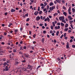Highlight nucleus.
Masks as SVG:
<instances>
[{
    "mask_svg": "<svg viewBox=\"0 0 75 75\" xmlns=\"http://www.w3.org/2000/svg\"><path fill=\"white\" fill-rule=\"evenodd\" d=\"M55 6H52V7H50V8L49 10L52 11V10L55 8Z\"/></svg>",
    "mask_w": 75,
    "mask_h": 75,
    "instance_id": "f257e3e1",
    "label": "nucleus"
},
{
    "mask_svg": "<svg viewBox=\"0 0 75 75\" xmlns=\"http://www.w3.org/2000/svg\"><path fill=\"white\" fill-rule=\"evenodd\" d=\"M59 20H62L64 19V17L63 16H60L59 18Z\"/></svg>",
    "mask_w": 75,
    "mask_h": 75,
    "instance_id": "f03ea898",
    "label": "nucleus"
},
{
    "mask_svg": "<svg viewBox=\"0 0 75 75\" xmlns=\"http://www.w3.org/2000/svg\"><path fill=\"white\" fill-rule=\"evenodd\" d=\"M69 42H67V45H66V48L67 49L69 48Z\"/></svg>",
    "mask_w": 75,
    "mask_h": 75,
    "instance_id": "7ed1b4c3",
    "label": "nucleus"
},
{
    "mask_svg": "<svg viewBox=\"0 0 75 75\" xmlns=\"http://www.w3.org/2000/svg\"><path fill=\"white\" fill-rule=\"evenodd\" d=\"M24 55L25 56V57H26V58H28L29 56V54H24Z\"/></svg>",
    "mask_w": 75,
    "mask_h": 75,
    "instance_id": "20e7f679",
    "label": "nucleus"
},
{
    "mask_svg": "<svg viewBox=\"0 0 75 75\" xmlns=\"http://www.w3.org/2000/svg\"><path fill=\"white\" fill-rule=\"evenodd\" d=\"M36 20L37 21H39L40 20V17L39 16H38L36 18Z\"/></svg>",
    "mask_w": 75,
    "mask_h": 75,
    "instance_id": "39448f33",
    "label": "nucleus"
},
{
    "mask_svg": "<svg viewBox=\"0 0 75 75\" xmlns=\"http://www.w3.org/2000/svg\"><path fill=\"white\" fill-rule=\"evenodd\" d=\"M14 31L15 32V34H17V32H18V29H15Z\"/></svg>",
    "mask_w": 75,
    "mask_h": 75,
    "instance_id": "423d86ee",
    "label": "nucleus"
},
{
    "mask_svg": "<svg viewBox=\"0 0 75 75\" xmlns=\"http://www.w3.org/2000/svg\"><path fill=\"white\" fill-rule=\"evenodd\" d=\"M41 41L42 43L44 44V41H45V39H44V38H42L41 40Z\"/></svg>",
    "mask_w": 75,
    "mask_h": 75,
    "instance_id": "0eeeda50",
    "label": "nucleus"
},
{
    "mask_svg": "<svg viewBox=\"0 0 75 75\" xmlns=\"http://www.w3.org/2000/svg\"><path fill=\"white\" fill-rule=\"evenodd\" d=\"M4 71H8V68H5V69H3Z\"/></svg>",
    "mask_w": 75,
    "mask_h": 75,
    "instance_id": "6e6552de",
    "label": "nucleus"
},
{
    "mask_svg": "<svg viewBox=\"0 0 75 75\" xmlns=\"http://www.w3.org/2000/svg\"><path fill=\"white\" fill-rule=\"evenodd\" d=\"M39 13V12L38 11H36L34 13V15L35 16H37Z\"/></svg>",
    "mask_w": 75,
    "mask_h": 75,
    "instance_id": "1a4fd4ad",
    "label": "nucleus"
},
{
    "mask_svg": "<svg viewBox=\"0 0 75 75\" xmlns=\"http://www.w3.org/2000/svg\"><path fill=\"white\" fill-rule=\"evenodd\" d=\"M11 13H13V12H15L16 11V10L14 9H11Z\"/></svg>",
    "mask_w": 75,
    "mask_h": 75,
    "instance_id": "9d476101",
    "label": "nucleus"
},
{
    "mask_svg": "<svg viewBox=\"0 0 75 75\" xmlns=\"http://www.w3.org/2000/svg\"><path fill=\"white\" fill-rule=\"evenodd\" d=\"M70 18L69 19V20H72V18H71V16H68V18Z\"/></svg>",
    "mask_w": 75,
    "mask_h": 75,
    "instance_id": "9b49d317",
    "label": "nucleus"
},
{
    "mask_svg": "<svg viewBox=\"0 0 75 75\" xmlns=\"http://www.w3.org/2000/svg\"><path fill=\"white\" fill-rule=\"evenodd\" d=\"M56 1L57 2V3H61V0H56Z\"/></svg>",
    "mask_w": 75,
    "mask_h": 75,
    "instance_id": "f8f14e48",
    "label": "nucleus"
},
{
    "mask_svg": "<svg viewBox=\"0 0 75 75\" xmlns=\"http://www.w3.org/2000/svg\"><path fill=\"white\" fill-rule=\"evenodd\" d=\"M63 14L65 16H67V13L66 12H63Z\"/></svg>",
    "mask_w": 75,
    "mask_h": 75,
    "instance_id": "ddd939ff",
    "label": "nucleus"
},
{
    "mask_svg": "<svg viewBox=\"0 0 75 75\" xmlns=\"http://www.w3.org/2000/svg\"><path fill=\"white\" fill-rule=\"evenodd\" d=\"M65 28H67V27H68V23H66L65 25Z\"/></svg>",
    "mask_w": 75,
    "mask_h": 75,
    "instance_id": "4468645a",
    "label": "nucleus"
},
{
    "mask_svg": "<svg viewBox=\"0 0 75 75\" xmlns=\"http://www.w3.org/2000/svg\"><path fill=\"white\" fill-rule=\"evenodd\" d=\"M49 5L50 6H53V5H54V3H53L52 2H51L50 3V4Z\"/></svg>",
    "mask_w": 75,
    "mask_h": 75,
    "instance_id": "2eb2a0df",
    "label": "nucleus"
},
{
    "mask_svg": "<svg viewBox=\"0 0 75 75\" xmlns=\"http://www.w3.org/2000/svg\"><path fill=\"white\" fill-rule=\"evenodd\" d=\"M68 30V28H65L64 29V31H67Z\"/></svg>",
    "mask_w": 75,
    "mask_h": 75,
    "instance_id": "dca6fc26",
    "label": "nucleus"
},
{
    "mask_svg": "<svg viewBox=\"0 0 75 75\" xmlns=\"http://www.w3.org/2000/svg\"><path fill=\"white\" fill-rule=\"evenodd\" d=\"M61 26H62V27H64V23H61Z\"/></svg>",
    "mask_w": 75,
    "mask_h": 75,
    "instance_id": "f3484780",
    "label": "nucleus"
},
{
    "mask_svg": "<svg viewBox=\"0 0 75 75\" xmlns=\"http://www.w3.org/2000/svg\"><path fill=\"white\" fill-rule=\"evenodd\" d=\"M13 25V24L11 23H10L9 25H8V27H10L11 26V25Z\"/></svg>",
    "mask_w": 75,
    "mask_h": 75,
    "instance_id": "a211bd4d",
    "label": "nucleus"
},
{
    "mask_svg": "<svg viewBox=\"0 0 75 75\" xmlns=\"http://www.w3.org/2000/svg\"><path fill=\"white\" fill-rule=\"evenodd\" d=\"M52 24L53 27H55V22H53Z\"/></svg>",
    "mask_w": 75,
    "mask_h": 75,
    "instance_id": "6ab92c4d",
    "label": "nucleus"
},
{
    "mask_svg": "<svg viewBox=\"0 0 75 75\" xmlns=\"http://www.w3.org/2000/svg\"><path fill=\"white\" fill-rule=\"evenodd\" d=\"M47 21L48 22H50V18H48V17H47Z\"/></svg>",
    "mask_w": 75,
    "mask_h": 75,
    "instance_id": "aec40b11",
    "label": "nucleus"
},
{
    "mask_svg": "<svg viewBox=\"0 0 75 75\" xmlns=\"http://www.w3.org/2000/svg\"><path fill=\"white\" fill-rule=\"evenodd\" d=\"M62 2L63 4H64L65 3V0H62Z\"/></svg>",
    "mask_w": 75,
    "mask_h": 75,
    "instance_id": "412c9836",
    "label": "nucleus"
},
{
    "mask_svg": "<svg viewBox=\"0 0 75 75\" xmlns=\"http://www.w3.org/2000/svg\"><path fill=\"white\" fill-rule=\"evenodd\" d=\"M58 34H59V31H57L56 32V35L58 36Z\"/></svg>",
    "mask_w": 75,
    "mask_h": 75,
    "instance_id": "4be33fe9",
    "label": "nucleus"
},
{
    "mask_svg": "<svg viewBox=\"0 0 75 75\" xmlns=\"http://www.w3.org/2000/svg\"><path fill=\"white\" fill-rule=\"evenodd\" d=\"M28 68L29 69H30V68H31V65H28Z\"/></svg>",
    "mask_w": 75,
    "mask_h": 75,
    "instance_id": "5701e85b",
    "label": "nucleus"
},
{
    "mask_svg": "<svg viewBox=\"0 0 75 75\" xmlns=\"http://www.w3.org/2000/svg\"><path fill=\"white\" fill-rule=\"evenodd\" d=\"M71 6L69 7V8L68 9V11L70 12L71 11Z\"/></svg>",
    "mask_w": 75,
    "mask_h": 75,
    "instance_id": "b1692460",
    "label": "nucleus"
},
{
    "mask_svg": "<svg viewBox=\"0 0 75 75\" xmlns=\"http://www.w3.org/2000/svg\"><path fill=\"white\" fill-rule=\"evenodd\" d=\"M72 12H73V13H74V12H75V10L74 8H72Z\"/></svg>",
    "mask_w": 75,
    "mask_h": 75,
    "instance_id": "393cba45",
    "label": "nucleus"
},
{
    "mask_svg": "<svg viewBox=\"0 0 75 75\" xmlns=\"http://www.w3.org/2000/svg\"><path fill=\"white\" fill-rule=\"evenodd\" d=\"M50 28L52 30H53V29H54V27H53V26L52 25L50 26Z\"/></svg>",
    "mask_w": 75,
    "mask_h": 75,
    "instance_id": "a878e982",
    "label": "nucleus"
},
{
    "mask_svg": "<svg viewBox=\"0 0 75 75\" xmlns=\"http://www.w3.org/2000/svg\"><path fill=\"white\" fill-rule=\"evenodd\" d=\"M58 15V13H54L53 15L54 16H57Z\"/></svg>",
    "mask_w": 75,
    "mask_h": 75,
    "instance_id": "bb28decb",
    "label": "nucleus"
},
{
    "mask_svg": "<svg viewBox=\"0 0 75 75\" xmlns=\"http://www.w3.org/2000/svg\"><path fill=\"white\" fill-rule=\"evenodd\" d=\"M49 7H50V6H48V5L47 6V10H49Z\"/></svg>",
    "mask_w": 75,
    "mask_h": 75,
    "instance_id": "cd10ccee",
    "label": "nucleus"
},
{
    "mask_svg": "<svg viewBox=\"0 0 75 75\" xmlns=\"http://www.w3.org/2000/svg\"><path fill=\"white\" fill-rule=\"evenodd\" d=\"M25 16L26 17H28V13H26V14L25 15Z\"/></svg>",
    "mask_w": 75,
    "mask_h": 75,
    "instance_id": "c85d7f7f",
    "label": "nucleus"
},
{
    "mask_svg": "<svg viewBox=\"0 0 75 75\" xmlns=\"http://www.w3.org/2000/svg\"><path fill=\"white\" fill-rule=\"evenodd\" d=\"M57 13H59V14H61V11H60L58 10L57 11Z\"/></svg>",
    "mask_w": 75,
    "mask_h": 75,
    "instance_id": "c756f323",
    "label": "nucleus"
},
{
    "mask_svg": "<svg viewBox=\"0 0 75 75\" xmlns=\"http://www.w3.org/2000/svg\"><path fill=\"white\" fill-rule=\"evenodd\" d=\"M44 4L45 5V6H47V3L46 2H45L44 3Z\"/></svg>",
    "mask_w": 75,
    "mask_h": 75,
    "instance_id": "7c9ffc66",
    "label": "nucleus"
},
{
    "mask_svg": "<svg viewBox=\"0 0 75 75\" xmlns=\"http://www.w3.org/2000/svg\"><path fill=\"white\" fill-rule=\"evenodd\" d=\"M54 29L55 30H57V29H58V27H57V26H56L55 27H54Z\"/></svg>",
    "mask_w": 75,
    "mask_h": 75,
    "instance_id": "2f4dec72",
    "label": "nucleus"
},
{
    "mask_svg": "<svg viewBox=\"0 0 75 75\" xmlns=\"http://www.w3.org/2000/svg\"><path fill=\"white\" fill-rule=\"evenodd\" d=\"M47 10V8H44L43 9V11L45 12V11Z\"/></svg>",
    "mask_w": 75,
    "mask_h": 75,
    "instance_id": "473e14b6",
    "label": "nucleus"
},
{
    "mask_svg": "<svg viewBox=\"0 0 75 75\" xmlns=\"http://www.w3.org/2000/svg\"><path fill=\"white\" fill-rule=\"evenodd\" d=\"M42 11H40L39 12V14H41Z\"/></svg>",
    "mask_w": 75,
    "mask_h": 75,
    "instance_id": "72a5a7b5",
    "label": "nucleus"
},
{
    "mask_svg": "<svg viewBox=\"0 0 75 75\" xmlns=\"http://www.w3.org/2000/svg\"><path fill=\"white\" fill-rule=\"evenodd\" d=\"M66 34H67V33H65L64 34V37H66Z\"/></svg>",
    "mask_w": 75,
    "mask_h": 75,
    "instance_id": "f704fd0d",
    "label": "nucleus"
},
{
    "mask_svg": "<svg viewBox=\"0 0 75 75\" xmlns=\"http://www.w3.org/2000/svg\"><path fill=\"white\" fill-rule=\"evenodd\" d=\"M35 36H36V35H35V34H34L33 35V38H35Z\"/></svg>",
    "mask_w": 75,
    "mask_h": 75,
    "instance_id": "c9c22d12",
    "label": "nucleus"
},
{
    "mask_svg": "<svg viewBox=\"0 0 75 75\" xmlns=\"http://www.w3.org/2000/svg\"><path fill=\"white\" fill-rule=\"evenodd\" d=\"M44 5L43 4L41 3V4L40 6H44Z\"/></svg>",
    "mask_w": 75,
    "mask_h": 75,
    "instance_id": "e433bc0d",
    "label": "nucleus"
},
{
    "mask_svg": "<svg viewBox=\"0 0 75 75\" xmlns=\"http://www.w3.org/2000/svg\"><path fill=\"white\" fill-rule=\"evenodd\" d=\"M70 23L71 24L72 23H74V21H69Z\"/></svg>",
    "mask_w": 75,
    "mask_h": 75,
    "instance_id": "4c0bfd02",
    "label": "nucleus"
},
{
    "mask_svg": "<svg viewBox=\"0 0 75 75\" xmlns=\"http://www.w3.org/2000/svg\"><path fill=\"white\" fill-rule=\"evenodd\" d=\"M30 21V18H28L26 20V21Z\"/></svg>",
    "mask_w": 75,
    "mask_h": 75,
    "instance_id": "58836bf2",
    "label": "nucleus"
},
{
    "mask_svg": "<svg viewBox=\"0 0 75 75\" xmlns=\"http://www.w3.org/2000/svg\"><path fill=\"white\" fill-rule=\"evenodd\" d=\"M70 26H71V27L72 28V29H74V28L73 26H72V25H71Z\"/></svg>",
    "mask_w": 75,
    "mask_h": 75,
    "instance_id": "ea45409f",
    "label": "nucleus"
},
{
    "mask_svg": "<svg viewBox=\"0 0 75 75\" xmlns=\"http://www.w3.org/2000/svg\"><path fill=\"white\" fill-rule=\"evenodd\" d=\"M63 9H64V10H66V7L64 6H63Z\"/></svg>",
    "mask_w": 75,
    "mask_h": 75,
    "instance_id": "a19ab883",
    "label": "nucleus"
},
{
    "mask_svg": "<svg viewBox=\"0 0 75 75\" xmlns=\"http://www.w3.org/2000/svg\"><path fill=\"white\" fill-rule=\"evenodd\" d=\"M18 64V62H15V65H17Z\"/></svg>",
    "mask_w": 75,
    "mask_h": 75,
    "instance_id": "79ce46f5",
    "label": "nucleus"
},
{
    "mask_svg": "<svg viewBox=\"0 0 75 75\" xmlns=\"http://www.w3.org/2000/svg\"><path fill=\"white\" fill-rule=\"evenodd\" d=\"M64 37V35H62L60 37V38H62V37Z\"/></svg>",
    "mask_w": 75,
    "mask_h": 75,
    "instance_id": "37998d69",
    "label": "nucleus"
},
{
    "mask_svg": "<svg viewBox=\"0 0 75 75\" xmlns=\"http://www.w3.org/2000/svg\"><path fill=\"white\" fill-rule=\"evenodd\" d=\"M7 14H8V13L7 12H6L4 13L5 16H7Z\"/></svg>",
    "mask_w": 75,
    "mask_h": 75,
    "instance_id": "c03bdc74",
    "label": "nucleus"
},
{
    "mask_svg": "<svg viewBox=\"0 0 75 75\" xmlns=\"http://www.w3.org/2000/svg\"><path fill=\"white\" fill-rule=\"evenodd\" d=\"M70 42H73V40L72 39H71L70 40Z\"/></svg>",
    "mask_w": 75,
    "mask_h": 75,
    "instance_id": "a18cd8bd",
    "label": "nucleus"
},
{
    "mask_svg": "<svg viewBox=\"0 0 75 75\" xmlns=\"http://www.w3.org/2000/svg\"><path fill=\"white\" fill-rule=\"evenodd\" d=\"M43 33H44V34H45V33H46V31L45 30H44L43 31Z\"/></svg>",
    "mask_w": 75,
    "mask_h": 75,
    "instance_id": "49530a36",
    "label": "nucleus"
},
{
    "mask_svg": "<svg viewBox=\"0 0 75 75\" xmlns=\"http://www.w3.org/2000/svg\"><path fill=\"white\" fill-rule=\"evenodd\" d=\"M70 38L71 39H74V36H71Z\"/></svg>",
    "mask_w": 75,
    "mask_h": 75,
    "instance_id": "de8ad7c7",
    "label": "nucleus"
},
{
    "mask_svg": "<svg viewBox=\"0 0 75 75\" xmlns=\"http://www.w3.org/2000/svg\"><path fill=\"white\" fill-rule=\"evenodd\" d=\"M68 33H71V30H69L68 31Z\"/></svg>",
    "mask_w": 75,
    "mask_h": 75,
    "instance_id": "09e8293b",
    "label": "nucleus"
},
{
    "mask_svg": "<svg viewBox=\"0 0 75 75\" xmlns=\"http://www.w3.org/2000/svg\"><path fill=\"white\" fill-rule=\"evenodd\" d=\"M57 60H58V61H61V59L59 58H57Z\"/></svg>",
    "mask_w": 75,
    "mask_h": 75,
    "instance_id": "8fccbe9b",
    "label": "nucleus"
},
{
    "mask_svg": "<svg viewBox=\"0 0 75 75\" xmlns=\"http://www.w3.org/2000/svg\"><path fill=\"white\" fill-rule=\"evenodd\" d=\"M72 48H75V45H72Z\"/></svg>",
    "mask_w": 75,
    "mask_h": 75,
    "instance_id": "3c124183",
    "label": "nucleus"
},
{
    "mask_svg": "<svg viewBox=\"0 0 75 75\" xmlns=\"http://www.w3.org/2000/svg\"><path fill=\"white\" fill-rule=\"evenodd\" d=\"M57 25H61V24H60V23H57Z\"/></svg>",
    "mask_w": 75,
    "mask_h": 75,
    "instance_id": "603ef678",
    "label": "nucleus"
},
{
    "mask_svg": "<svg viewBox=\"0 0 75 75\" xmlns=\"http://www.w3.org/2000/svg\"><path fill=\"white\" fill-rule=\"evenodd\" d=\"M39 25H40V26H42V25H43V24L40 23V24Z\"/></svg>",
    "mask_w": 75,
    "mask_h": 75,
    "instance_id": "864d4df0",
    "label": "nucleus"
},
{
    "mask_svg": "<svg viewBox=\"0 0 75 75\" xmlns=\"http://www.w3.org/2000/svg\"><path fill=\"white\" fill-rule=\"evenodd\" d=\"M1 44H2V45H4V42H2L1 43Z\"/></svg>",
    "mask_w": 75,
    "mask_h": 75,
    "instance_id": "5fc2aeb1",
    "label": "nucleus"
},
{
    "mask_svg": "<svg viewBox=\"0 0 75 75\" xmlns=\"http://www.w3.org/2000/svg\"><path fill=\"white\" fill-rule=\"evenodd\" d=\"M57 27V29H59L60 28V26H58Z\"/></svg>",
    "mask_w": 75,
    "mask_h": 75,
    "instance_id": "6e6d98bb",
    "label": "nucleus"
},
{
    "mask_svg": "<svg viewBox=\"0 0 75 75\" xmlns=\"http://www.w3.org/2000/svg\"><path fill=\"white\" fill-rule=\"evenodd\" d=\"M33 44H36V42H35V41H33Z\"/></svg>",
    "mask_w": 75,
    "mask_h": 75,
    "instance_id": "4d7b16f0",
    "label": "nucleus"
},
{
    "mask_svg": "<svg viewBox=\"0 0 75 75\" xmlns=\"http://www.w3.org/2000/svg\"><path fill=\"white\" fill-rule=\"evenodd\" d=\"M40 67H41V66H38L37 68V69H38V68H40Z\"/></svg>",
    "mask_w": 75,
    "mask_h": 75,
    "instance_id": "13d9d810",
    "label": "nucleus"
},
{
    "mask_svg": "<svg viewBox=\"0 0 75 75\" xmlns=\"http://www.w3.org/2000/svg\"><path fill=\"white\" fill-rule=\"evenodd\" d=\"M23 37L24 38H25V37H26V35H23Z\"/></svg>",
    "mask_w": 75,
    "mask_h": 75,
    "instance_id": "bf43d9fd",
    "label": "nucleus"
},
{
    "mask_svg": "<svg viewBox=\"0 0 75 75\" xmlns=\"http://www.w3.org/2000/svg\"><path fill=\"white\" fill-rule=\"evenodd\" d=\"M45 16H44L42 18V20H44V19H45Z\"/></svg>",
    "mask_w": 75,
    "mask_h": 75,
    "instance_id": "052dcab7",
    "label": "nucleus"
},
{
    "mask_svg": "<svg viewBox=\"0 0 75 75\" xmlns=\"http://www.w3.org/2000/svg\"><path fill=\"white\" fill-rule=\"evenodd\" d=\"M30 1L31 3H33L34 2V0H30Z\"/></svg>",
    "mask_w": 75,
    "mask_h": 75,
    "instance_id": "680f3d73",
    "label": "nucleus"
},
{
    "mask_svg": "<svg viewBox=\"0 0 75 75\" xmlns=\"http://www.w3.org/2000/svg\"><path fill=\"white\" fill-rule=\"evenodd\" d=\"M42 28L43 29H44V28H45V26H42Z\"/></svg>",
    "mask_w": 75,
    "mask_h": 75,
    "instance_id": "e2e57ef3",
    "label": "nucleus"
},
{
    "mask_svg": "<svg viewBox=\"0 0 75 75\" xmlns=\"http://www.w3.org/2000/svg\"><path fill=\"white\" fill-rule=\"evenodd\" d=\"M50 34H52V30H51L50 31Z\"/></svg>",
    "mask_w": 75,
    "mask_h": 75,
    "instance_id": "0e129e2a",
    "label": "nucleus"
},
{
    "mask_svg": "<svg viewBox=\"0 0 75 75\" xmlns=\"http://www.w3.org/2000/svg\"><path fill=\"white\" fill-rule=\"evenodd\" d=\"M29 34L30 35H31V31H29Z\"/></svg>",
    "mask_w": 75,
    "mask_h": 75,
    "instance_id": "69168bd1",
    "label": "nucleus"
},
{
    "mask_svg": "<svg viewBox=\"0 0 75 75\" xmlns=\"http://www.w3.org/2000/svg\"><path fill=\"white\" fill-rule=\"evenodd\" d=\"M2 60L3 61H6V59L5 58H4Z\"/></svg>",
    "mask_w": 75,
    "mask_h": 75,
    "instance_id": "338daca9",
    "label": "nucleus"
},
{
    "mask_svg": "<svg viewBox=\"0 0 75 75\" xmlns=\"http://www.w3.org/2000/svg\"><path fill=\"white\" fill-rule=\"evenodd\" d=\"M47 21V18H46L45 20V21Z\"/></svg>",
    "mask_w": 75,
    "mask_h": 75,
    "instance_id": "774afa93",
    "label": "nucleus"
}]
</instances>
